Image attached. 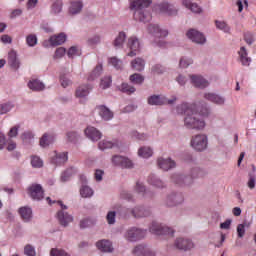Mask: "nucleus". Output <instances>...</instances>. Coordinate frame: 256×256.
I'll list each match as a JSON object with an SVG mask.
<instances>
[{"mask_svg": "<svg viewBox=\"0 0 256 256\" xmlns=\"http://www.w3.org/2000/svg\"><path fill=\"white\" fill-rule=\"evenodd\" d=\"M178 115H186L184 117V127L186 129H194L195 131H203L206 127L205 120L200 117H209V108L204 107L199 110L197 104L183 102L176 107Z\"/></svg>", "mask_w": 256, "mask_h": 256, "instance_id": "f257e3e1", "label": "nucleus"}, {"mask_svg": "<svg viewBox=\"0 0 256 256\" xmlns=\"http://www.w3.org/2000/svg\"><path fill=\"white\" fill-rule=\"evenodd\" d=\"M153 0H133L130 3V11L134 12V19L140 23H149L151 20V12L146 10Z\"/></svg>", "mask_w": 256, "mask_h": 256, "instance_id": "f03ea898", "label": "nucleus"}, {"mask_svg": "<svg viewBox=\"0 0 256 256\" xmlns=\"http://www.w3.org/2000/svg\"><path fill=\"white\" fill-rule=\"evenodd\" d=\"M190 147L198 153L206 151L207 147H209V137L206 134H196L192 136Z\"/></svg>", "mask_w": 256, "mask_h": 256, "instance_id": "7ed1b4c3", "label": "nucleus"}, {"mask_svg": "<svg viewBox=\"0 0 256 256\" xmlns=\"http://www.w3.org/2000/svg\"><path fill=\"white\" fill-rule=\"evenodd\" d=\"M149 229L150 233H152L153 235H166L168 237H173L175 233V230H173V228L157 222H152Z\"/></svg>", "mask_w": 256, "mask_h": 256, "instance_id": "20e7f679", "label": "nucleus"}, {"mask_svg": "<svg viewBox=\"0 0 256 256\" xmlns=\"http://www.w3.org/2000/svg\"><path fill=\"white\" fill-rule=\"evenodd\" d=\"M146 235H147V230H143L137 227H131L126 230L124 237L126 241L135 243V241H139L143 239Z\"/></svg>", "mask_w": 256, "mask_h": 256, "instance_id": "39448f33", "label": "nucleus"}, {"mask_svg": "<svg viewBox=\"0 0 256 256\" xmlns=\"http://www.w3.org/2000/svg\"><path fill=\"white\" fill-rule=\"evenodd\" d=\"M58 204L62 210L58 211L57 219L62 227H68L70 223H73V215L68 213V207L67 205H64L63 202L58 201Z\"/></svg>", "mask_w": 256, "mask_h": 256, "instance_id": "423d86ee", "label": "nucleus"}, {"mask_svg": "<svg viewBox=\"0 0 256 256\" xmlns=\"http://www.w3.org/2000/svg\"><path fill=\"white\" fill-rule=\"evenodd\" d=\"M123 142L119 139H103L98 143V149L100 151H107V149H118V151H123Z\"/></svg>", "mask_w": 256, "mask_h": 256, "instance_id": "0eeeda50", "label": "nucleus"}, {"mask_svg": "<svg viewBox=\"0 0 256 256\" xmlns=\"http://www.w3.org/2000/svg\"><path fill=\"white\" fill-rule=\"evenodd\" d=\"M127 47L130 49V52L127 54L128 57H135L139 55L141 51V41L137 36H130L127 40Z\"/></svg>", "mask_w": 256, "mask_h": 256, "instance_id": "6e6552de", "label": "nucleus"}, {"mask_svg": "<svg viewBox=\"0 0 256 256\" xmlns=\"http://www.w3.org/2000/svg\"><path fill=\"white\" fill-rule=\"evenodd\" d=\"M177 101V97L173 96L171 99H167L165 96L153 95L148 98L149 105H173Z\"/></svg>", "mask_w": 256, "mask_h": 256, "instance_id": "1a4fd4ad", "label": "nucleus"}, {"mask_svg": "<svg viewBox=\"0 0 256 256\" xmlns=\"http://www.w3.org/2000/svg\"><path fill=\"white\" fill-rule=\"evenodd\" d=\"M27 194L34 201H41L44 197L43 186L41 184H31L27 188Z\"/></svg>", "mask_w": 256, "mask_h": 256, "instance_id": "9d476101", "label": "nucleus"}, {"mask_svg": "<svg viewBox=\"0 0 256 256\" xmlns=\"http://www.w3.org/2000/svg\"><path fill=\"white\" fill-rule=\"evenodd\" d=\"M67 41V35L65 33H60L58 35L51 36L48 40L43 42V47H57L58 45H63Z\"/></svg>", "mask_w": 256, "mask_h": 256, "instance_id": "9b49d317", "label": "nucleus"}, {"mask_svg": "<svg viewBox=\"0 0 256 256\" xmlns=\"http://www.w3.org/2000/svg\"><path fill=\"white\" fill-rule=\"evenodd\" d=\"M80 181L82 183L79 190L80 197H82V199H91V197L95 195V191H93V188L87 185V176L85 175L80 176Z\"/></svg>", "mask_w": 256, "mask_h": 256, "instance_id": "f8f14e48", "label": "nucleus"}, {"mask_svg": "<svg viewBox=\"0 0 256 256\" xmlns=\"http://www.w3.org/2000/svg\"><path fill=\"white\" fill-rule=\"evenodd\" d=\"M186 36L192 43H197V45H205L207 43V38L199 30L190 29L187 31Z\"/></svg>", "mask_w": 256, "mask_h": 256, "instance_id": "ddd939ff", "label": "nucleus"}, {"mask_svg": "<svg viewBox=\"0 0 256 256\" xmlns=\"http://www.w3.org/2000/svg\"><path fill=\"white\" fill-rule=\"evenodd\" d=\"M154 11L156 13H158L159 15H177V8H174L173 5L168 4V3H161V4H157L154 7Z\"/></svg>", "mask_w": 256, "mask_h": 256, "instance_id": "4468645a", "label": "nucleus"}, {"mask_svg": "<svg viewBox=\"0 0 256 256\" xmlns=\"http://www.w3.org/2000/svg\"><path fill=\"white\" fill-rule=\"evenodd\" d=\"M84 135L93 143H97V141H100L101 137H103V133L93 126H87L84 130Z\"/></svg>", "mask_w": 256, "mask_h": 256, "instance_id": "2eb2a0df", "label": "nucleus"}, {"mask_svg": "<svg viewBox=\"0 0 256 256\" xmlns=\"http://www.w3.org/2000/svg\"><path fill=\"white\" fill-rule=\"evenodd\" d=\"M50 159L53 165H63V163H67V161H69V153L54 151L51 153Z\"/></svg>", "mask_w": 256, "mask_h": 256, "instance_id": "dca6fc26", "label": "nucleus"}, {"mask_svg": "<svg viewBox=\"0 0 256 256\" xmlns=\"http://www.w3.org/2000/svg\"><path fill=\"white\" fill-rule=\"evenodd\" d=\"M174 247L180 251H191L195 247V244L187 238H177L174 242Z\"/></svg>", "mask_w": 256, "mask_h": 256, "instance_id": "f3484780", "label": "nucleus"}, {"mask_svg": "<svg viewBox=\"0 0 256 256\" xmlns=\"http://www.w3.org/2000/svg\"><path fill=\"white\" fill-rule=\"evenodd\" d=\"M189 79L190 83H192V85L198 89H205L209 87V81H207V79L201 75L192 74L189 76Z\"/></svg>", "mask_w": 256, "mask_h": 256, "instance_id": "a211bd4d", "label": "nucleus"}, {"mask_svg": "<svg viewBox=\"0 0 256 256\" xmlns=\"http://www.w3.org/2000/svg\"><path fill=\"white\" fill-rule=\"evenodd\" d=\"M185 201V196L183 193H171L166 198V203L169 207H175L176 205H181Z\"/></svg>", "mask_w": 256, "mask_h": 256, "instance_id": "6ab92c4d", "label": "nucleus"}, {"mask_svg": "<svg viewBox=\"0 0 256 256\" xmlns=\"http://www.w3.org/2000/svg\"><path fill=\"white\" fill-rule=\"evenodd\" d=\"M148 32L151 35H154L156 39H164V37L169 35V31H167V29L160 28L157 24H150L148 26Z\"/></svg>", "mask_w": 256, "mask_h": 256, "instance_id": "aec40b11", "label": "nucleus"}, {"mask_svg": "<svg viewBox=\"0 0 256 256\" xmlns=\"http://www.w3.org/2000/svg\"><path fill=\"white\" fill-rule=\"evenodd\" d=\"M157 165L162 171H170V169H175L177 164L171 158L160 157L157 159Z\"/></svg>", "mask_w": 256, "mask_h": 256, "instance_id": "412c9836", "label": "nucleus"}, {"mask_svg": "<svg viewBox=\"0 0 256 256\" xmlns=\"http://www.w3.org/2000/svg\"><path fill=\"white\" fill-rule=\"evenodd\" d=\"M8 65L14 71L19 70V67H21V60L19 59V55L17 54V51L11 50L8 53Z\"/></svg>", "mask_w": 256, "mask_h": 256, "instance_id": "4be33fe9", "label": "nucleus"}, {"mask_svg": "<svg viewBox=\"0 0 256 256\" xmlns=\"http://www.w3.org/2000/svg\"><path fill=\"white\" fill-rule=\"evenodd\" d=\"M91 89H93L91 84H82L76 88L75 97L77 99H86L91 93Z\"/></svg>", "mask_w": 256, "mask_h": 256, "instance_id": "5701e85b", "label": "nucleus"}, {"mask_svg": "<svg viewBox=\"0 0 256 256\" xmlns=\"http://www.w3.org/2000/svg\"><path fill=\"white\" fill-rule=\"evenodd\" d=\"M204 99H206V101H210V103H214L215 105H225V97L213 92L204 93Z\"/></svg>", "mask_w": 256, "mask_h": 256, "instance_id": "b1692460", "label": "nucleus"}, {"mask_svg": "<svg viewBox=\"0 0 256 256\" xmlns=\"http://www.w3.org/2000/svg\"><path fill=\"white\" fill-rule=\"evenodd\" d=\"M96 111L101 119H103V121H111V119H113L114 117L113 112L109 108H107V106H98L96 108Z\"/></svg>", "mask_w": 256, "mask_h": 256, "instance_id": "393cba45", "label": "nucleus"}, {"mask_svg": "<svg viewBox=\"0 0 256 256\" xmlns=\"http://www.w3.org/2000/svg\"><path fill=\"white\" fill-rule=\"evenodd\" d=\"M56 135L53 132H48L43 134V136L40 138V146L43 148L49 147V145H53L55 143Z\"/></svg>", "mask_w": 256, "mask_h": 256, "instance_id": "a878e982", "label": "nucleus"}, {"mask_svg": "<svg viewBox=\"0 0 256 256\" xmlns=\"http://www.w3.org/2000/svg\"><path fill=\"white\" fill-rule=\"evenodd\" d=\"M96 247L102 253H113V243L109 240L103 239L96 242Z\"/></svg>", "mask_w": 256, "mask_h": 256, "instance_id": "bb28decb", "label": "nucleus"}, {"mask_svg": "<svg viewBox=\"0 0 256 256\" xmlns=\"http://www.w3.org/2000/svg\"><path fill=\"white\" fill-rule=\"evenodd\" d=\"M132 215L137 219L141 217H149L151 215V209L144 206H137L132 210Z\"/></svg>", "mask_w": 256, "mask_h": 256, "instance_id": "cd10ccee", "label": "nucleus"}, {"mask_svg": "<svg viewBox=\"0 0 256 256\" xmlns=\"http://www.w3.org/2000/svg\"><path fill=\"white\" fill-rule=\"evenodd\" d=\"M239 55V61L243 67H249L251 65V57H249V54L247 53V49L245 47H241L238 51Z\"/></svg>", "mask_w": 256, "mask_h": 256, "instance_id": "c85d7f7f", "label": "nucleus"}, {"mask_svg": "<svg viewBox=\"0 0 256 256\" xmlns=\"http://www.w3.org/2000/svg\"><path fill=\"white\" fill-rule=\"evenodd\" d=\"M125 41H127V33H125V31H120L113 41V47H115V49H123Z\"/></svg>", "mask_w": 256, "mask_h": 256, "instance_id": "c756f323", "label": "nucleus"}, {"mask_svg": "<svg viewBox=\"0 0 256 256\" xmlns=\"http://www.w3.org/2000/svg\"><path fill=\"white\" fill-rule=\"evenodd\" d=\"M153 155L154 150L151 146H141L138 149V157H141V159H151Z\"/></svg>", "mask_w": 256, "mask_h": 256, "instance_id": "7c9ffc66", "label": "nucleus"}, {"mask_svg": "<svg viewBox=\"0 0 256 256\" xmlns=\"http://www.w3.org/2000/svg\"><path fill=\"white\" fill-rule=\"evenodd\" d=\"M182 5H184L186 9H189L192 13H196L197 15L203 13V8H201V6H199L197 3L191 2V0H183Z\"/></svg>", "mask_w": 256, "mask_h": 256, "instance_id": "2f4dec72", "label": "nucleus"}, {"mask_svg": "<svg viewBox=\"0 0 256 256\" xmlns=\"http://www.w3.org/2000/svg\"><path fill=\"white\" fill-rule=\"evenodd\" d=\"M20 217L25 221V223H29L31 219H33V210L30 207L24 206L19 209Z\"/></svg>", "mask_w": 256, "mask_h": 256, "instance_id": "473e14b6", "label": "nucleus"}, {"mask_svg": "<svg viewBox=\"0 0 256 256\" xmlns=\"http://www.w3.org/2000/svg\"><path fill=\"white\" fill-rule=\"evenodd\" d=\"M83 11V2L79 0L72 1L69 7L70 15H79Z\"/></svg>", "mask_w": 256, "mask_h": 256, "instance_id": "72a5a7b5", "label": "nucleus"}, {"mask_svg": "<svg viewBox=\"0 0 256 256\" xmlns=\"http://www.w3.org/2000/svg\"><path fill=\"white\" fill-rule=\"evenodd\" d=\"M130 65L134 71L141 72L145 70V60L143 58H135L131 61Z\"/></svg>", "mask_w": 256, "mask_h": 256, "instance_id": "f704fd0d", "label": "nucleus"}, {"mask_svg": "<svg viewBox=\"0 0 256 256\" xmlns=\"http://www.w3.org/2000/svg\"><path fill=\"white\" fill-rule=\"evenodd\" d=\"M28 87L31 91H43L45 84L41 80L33 79L28 82Z\"/></svg>", "mask_w": 256, "mask_h": 256, "instance_id": "c9c22d12", "label": "nucleus"}, {"mask_svg": "<svg viewBox=\"0 0 256 256\" xmlns=\"http://www.w3.org/2000/svg\"><path fill=\"white\" fill-rule=\"evenodd\" d=\"M148 183L149 185H152L153 187H157L158 189H163V187H165V182H163V180L159 179L154 174L148 177Z\"/></svg>", "mask_w": 256, "mask_h": 256, "instance_id": "e433bc0d", "label": "nucleus"}, {"mask_svg": "<svg viewBox=\"0 0 256 256\" xmlns=\"http://www.w3.org/2000/svg\"><path fill=\"white\" fill-rule=\"evenodd\" d=\"M69 59H75V57H81V47L80 46H71L66 52Z\"/></svg>", "mask_w": 256, "mask_h": 256, "instance_id": "4c0bfd02", "label": "nucleus"}, {"mask_svg": "<svg viewBox=\"0 0 256 256\" xmlns=\"http://www.w3.org/2000/svg\"><path fill=\"white\" fill-rule=\"evenodd\" d=\"M190 65H193V58L189 56H183L179 60L180 69H187Z\"/></svg>", "mask_w": 256, "mask_h": 256, "instance_id": "58836bf2", "label": "nucleus"}, {"mask_svg": "<svg viewBox=\"0 0 256 256\" xmlns=\"http://www.w3.org/2000/svg\"><path fill=\"white\" fill-rule=\"evenodd\" d=\"M215 24H216V28L219 29L220 31H223V33H231V27L227 22L216 20Z\"/></svg>", "mask_w": 256, "mask_h": 256, "instance_id": "ea45409f", "label": "nucleus"}, {"mask_svg": "<svg viewBox=\"0 0 256 256\" xmlns=\"http://www.w3.org/2000/svg\"><path fill=\"white\" fill-rule=\"evenodd\" d=\"M130 82L133 83V85H143V81H145V77L139 73H134L130 75Z\"/></svg>", "mask_w": 256, "mask_h": 256, "instance_id": "a19ab883", "label": "nucleus"}, {"mask_svg": "<svg viewBox=\"0 0 256 256\" xmlns=\"http://www.w3.org/2000/svg\"><path fill=\"white\" fill-rule=\"evenodd\" d=\"M75 173H77V168L75 167L67 168L61 175V181L63 182L69 181V177H71L72 175H75Z\"/></svg>", "mask_w": 256, "mask_h": 256, "instance_id": "79ce46f5", "label": "nucleus"}, {"mask_svg": "<svg viewBox=\"0 0 256 256\" xmlns=\"http://www.w3.org/2000/svg\"><path fill=\"white\" fill-rule=\"evenodd\" d=\"M61 11H63V2L58 0L52 4L50 13H52V15H59Z\"/></svg>", "mask_w": 256, "mask_h": 256, "instance_id": "37998d69", "label": "nucleus"}, {"mask_svg": "<svg viewBox=\"0 0 256 256\" xmlns=\"http://www.w3.org/2000/svg\"><path fill=\"white\" fill-rule=\"evenodd\" d=\"M135 164H133V160L129 159L127 156H123L122 163L120 164V169H133Z\"/></svg>", "mask_w": 256, "mask_h": 256, "instance_id": "c03bdc74", "label": "nucleus"}, {"mask_svg": "<svg viewBox=\"0 0 256 256\" xmlns=\"http://www.w3.org/2000/svg\"><path fill=\"white\" fill-rule=\"evenodd\" d=\"M103 73V66L101 64L97 65L92 73L88 77V81H93Z\"/></svg>", "mask_w": 256, "mask_h": 256, "instance_id": "a18cd8bd", "label": "nucleus"}, {"mask_svg": "<svg viewBox=\"0 0 256 256\" xmlns=\"http://www.w3.org/2000/svg\"><path fill=\"white\" fill-rule=\"evenodd\" d=\"M30 163L33 169H41L43 167V160L39 156H31Z\"/></svg>", "mask_w": 256, "mask_h": 256, "instance_id": "49530a36", "label": "nucleus"}, {"mask_svg": "<svg viewBox=\"0 0 256 256\" xmlns=\"http://www.w3.org/2000/svg\"><path fill=\"white\" fill-rule=\"evenodd\" d=\"M66 53L67 49H65L64 47H58L53 54L54 61H59V59H63Z\"/></svg>", "mask_w": 256, "mask_h": 256, "instance_id": "de8ad7c7", "label": "nucleus"}, {"mask_svg": "<svg viewBox=\"0 0 256 256\" xmlns=\"http://www.w3.org/2000/svg\"><path fill=\"white\" fill-rule=\"evenodd\" d=\"M118 89L122 91V93H127L128 95H131V93H135L136 91L135 87L129 85L128 83H122Z\"/></svg>", "mask_w": 256, "mask_h": 256, "instance_id": "09e8293b", "label": "nucleus"}, {"mask_svg": "<svg viewBox=\"0 0 256 256\" xmlns=\"http://www.w3.org/2000/svg\"><path fill=\"white\" fill-rule=\"evenodd\" d=\"M15 105L12 102H6L0 105V115H5V113H9L12 111Z\"/></svg>", "mask_w": 256, "mask_h": 256, "instance_id": "8fccbe9b", "label": "nucleus"}, {"mask_svg": "<svg viewBox=\"0 0 256 256\" xmlns=\"http://www.w3.org/2000/svg\"><path fill=\"white\" fill-rule=\"evenodd\" d=\"M245 227H251V222H245L244 224H239L237 226V235L240 239L245 237Z\"/></svg>", "mask_w": 256, "mask_h": 256, "instance_id": "3c124183", "label": "nucleus"}, {"mask_svg": "<svg viewBox=\"0 0 256 256\" xmlns=\"http://www.w3.org/2000/svg\"><path fill=\"white\" fill-rule=\"evenodd\" d=\"M50 256H71V254L61 248H52Z\"/></svg>", "mask_w": 256, "mask_h": 256, "instance_id": "603ef678", "label": "nucleus"}, {"mask_svg": "<svg viewBox=\"0 0 256 256\" xmlns=\"http://www.w3.org/2000/svg\"><path fill=\"white\" fill-rule=\"evenodd\" d=\"M108 63L109 65H112V67H115V69L123 68V62L119 60L117 57L109 58Z\"/></svg>", "mask_w": 256, "mask_h": 256, "instance_id": "864d4df0", "label": "nucleus"}, {"mask_svg": "<svg viewBox=\"0 0 256 256\" xmlns=\"http://www.w3.org/2000/svg\"><path fill=\"white\" fill-rule=\"evenodd\" d=\"M21 139H22L23 143H31V141H33V139H35V134H33V132H31V131L24 132L21 135Z\"/></svg>", "mask_w": 256, "mask_h": 256, "instance_id": "5fc2aeb1", "label": "nucleus"}, {"mask_svg": "<svg viewBox=\"0 0 256 256\" xmlns=\"http://www.w3.org/2000/svg\"><path fill=\"white\" fill-rule=\"evenodd\" d=\"M146 249H147V246L138 245L133 249V255L134 256H145Z\"/></svg>", "mask_w": 256, "mask_h": 256, "instance_id": "6e6d98bb", "label": "nucleus"}, {"mask_svg": "<svg viewBox=\"0 0 256 256\" xmlns=\"http://www.w3.org/2000/svg\"><path fill=\"white\" fill-rule=\"evenodd\" d=\"M26 43L28 47H35V45H37V35L29 34L26 37Z\"/></svg>", "mask_w": 256, "mask_h": 256, "instance_id": "4d7b16f0", "label": "nucleus"}, {"mask_svg": "<svg viewBox=\"0 0 256 256\" xmlns=\"http://www.w3.org/2000/svg\"><path fill=\"white\" fill-rule=\"evenodd\" d=\"M117 217V212L109 211L106 215V220L108 225H115V219Z\"/></svg>", "mask_w": 256, "mask_h": 256, "instance_id": "13d9d810", "label": "nucleus"}, {"mask_svg": "<svg viewBox=\"0 0 256 256\" xmlns=\"http://www.w3.org/2000/svg\"><path fill=\"white\" fill-rule=\"evenodd\" d=\"M24 255H27V256H36V255H37V252L35 251V247L32 246L31 244H27V245L24 247Z\"/></svg>", "mask_w": 256, "mask_h": 256, "instance_id": "bf43d9fd", "label": "nucleus"}, {"mask_svg": "<svg viewBox=\"0 0 256 256\" xmlns=\"http://www.w3.org/2000/svg\"><path fill=\"white\" fill-rule=\"evenodd\" d=\"M123 157V155H113L111 158L112 165H114V167H121Z\"/></svg>", "mask_w": 256, "mask_h": 256, "instance_id": "052dcab7", "label": "nucleus"}, {"mask_svg": "<svg viewBox=\"0 0 256 256\" xmlns=\"http://www.w3.org/2000/svg\"><path fill=\"white\" fill-rule=\"evenodd\" d=\"M111 76L104 77L100 82V88L101 89H109L111 87Z\"/></svg>", "mask_w": 256, "mask_h": 256, "instance_id": "680f3d73", "label": "nucleus"}, {"mask_svg": "<svg viewBox=\"0 0 256 256\" xmlns=\"http://www.w3.org/2000/svg\"><path fill=\"white\" fill-rule=\"evenodd\" d=\"M88 45H99L101 43V35L95 34L92 37L88 38Z\"/></svg>", "mask_w": 256, "mask_h": 256, "instance_id": "e2e57ef3", "label": "nucleus"}, {"mask_svg": "<svg viewBox=\"0 0 256 256\" xmlns=\"http://www.w3.org/2000/svg\"><path fill=\"white\" fill-rule=\"evenodd\" d=\"M131 135L133 139H137L138 141H146L147 139V134L145 133H139L138 131H132Z\"/></svg>", "mask_w": 256, "mask_h": 256, "instance_id": "0e129e2a", "label": "nucleus"}, {"mask_svg": "<svg viewBox=\"0 0 256 256\" xmlns=\"http://www.w3.org/2000/svg\"><path fill=\"white\" fill-rule=\"evenodd\" d=\"M152 73L155 75H161L162 73H165V67L161 64H156L152 67Z\"/></svg>", "mask_w": 256, "mask_h": 256, "instance_id": "69168bd1", "label": "nucleus"}, {"mask_svg": "<svg viewBox=\"0 0 256 256\" xmlns=\"http://www.w3.org/2000/svg\"><path fill=\"white\" fill-rule=\"evenodd\" d=\"M67 140L70 141V143H75L77 139H79V134L77 132L71 131L66 134Z\"/></svg>", "mask_w": 256, "mask_h": 256, "instance_id": "338daca9", "label": "nucleus"}, {"mask_svg": "<svg viewBox=\"0 0 256 256\" xmlns=\"http://www.w3.org/2000/svg\"><path fill=\"white\" fill-rule=\"evenodd\" d=\"M60 83H61L62 87L67 88L70 85H72L73 82L71 81V79H69V77L61 76L60 77Z\"/></svg>", "mask_w": 256, "mask_h": 256, "instance_id": "774afa93", "label": "nucleus"}]
</instances>
